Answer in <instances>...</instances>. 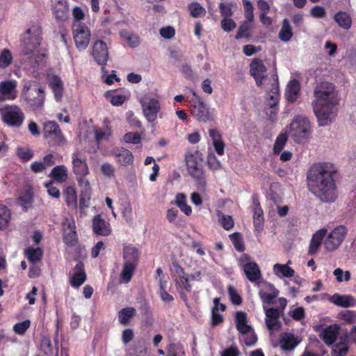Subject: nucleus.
Listing matches in <instances>:
<instances>
[{
	"label": "nucleus",
	"mask_w": 356,
	"mask_h": 356,
	"mask_svg": "<svg viewBox=\"0 0 356 356\" xmlns=\"http://www.w3.org/2000/svg\"><path fill=\"white\" fill-rule=\"evenodd\" d=\"M334 171L327 163H315L307 175V185L310 191L322 202H334L337 197V188L333 177Z\"/></svg>",
	"instance_id": "nucleus-1"
},
{
	"label": "nucleus",
	"mask_w": 356,
	"mask_h": 356,
	"mask_svg": "<svg viewBox=\"0 0 356 356\" xmlns=\"http://www.w3.org/2000/svg\"><path fill=\"white\" fill-rule=\"evenodd\" d=\"M316 100L312 106L319 126L330 124L336 115L338 92L334 85L329 82L318 83L314 91Z\"/></svg>",
	"instance_id": "nucleus-2"
},
{
	"label": "nucleus",
	"mask_w": 356,
	"mask_h": 356,
	"mask_svg": "<svg viewBox=\"0 0 356 356\" xmlns=\"http://www.w3.org/2000/svg\"><path fill=\"white\" fill-rule=\"evenodd\" d=\"M185 161L188 174L195 179L198 188L206 186L205 170L203 165V155L199 150L188 152Z\"/></svg>",
	"instance_id": "nucleus-3"
},
{
	"label": "nucleus",
	"mask_w": 356,
	"mask_h": 356,
	"mask_svg": "<svg viewBox=\"0 0 356 356\" xmlns=\"http://www.w3.org/2000/svg\"><path fill=\"white\" fill-rule=\"evenodd\" d=\"M124 266L120 273V280L122 283L131 281L139 264L140 251L133 245H124L122 254Z\"/></svg>",
	"instance_id": "nucleus-4"
},
{
	"label": "nucleus",
	"mask_w": 356,
	"mask_h": 356,
	"mask_svg": "<svg viewBox=\"0 0 356 356\" xmlns=\"http://www.w3.org/2000/svg\"><path fill=\"white\" fill-rule=\"evenodd\" d=\"M22 96L33 111L42 108L44 105V90L35 81H29L24 85Z\"/></svg>",
	"instance_id": "nucleus-5"
},
{
	"label": "nucleus",
	"mask_w": 356,
	"mask_h": 356,
	"mask_svg": "<svg viewBox=\"0 0 356 356\" xmlns=\"http://www.w3.org/2000/svg\"><path fill=\"white\" fill-rule=\"evenodd\" d=\"M172 272L174 281L177 289H189L196 282H201V272L197 271L188 275L177 261L172 262Z\"/></svg>",
	"instance_id": "nucleus-6"
},
{
	"label": "nucleus",
	"mask_w": 356,
	"mask_h": 356,
	"mask_svg": "<svg viewBox=\"0 0 356 356\" xmlns=\"http://www.w3.org/2000/svg\"><path fill=\"white\" fill-rule=\"evenodd\" d=\"M189 107L191 115L200 122H210L213 120V116L209 108L195 91H192Z\"/></svg>",
	"instance_id": "nucleus-7"
},
{
	"label": "nucleus",
	"mask_w": 356,
	"mask_h": 356,
	"mask_svg": "<svg viewBox=\"0 0 356 356\" xmlns=\"http://www.w3.org/2000/svg\"><path fill=\"white\" fill-rule=\"evenodd\" d=\"M0 115L2 122L10 127L19 128L25 120V114L22 108L15 104H7L0 107Z\"/></svg>",
	"instance_id": "nucleus-8"
},
{
	"label": "nucleus",
	"mask_w": 356,
	"mask_h": 356,
	"mask_svg": "<svg viewBox=\"0 0 356 356\" xmlns=\"http://www.w3.org/2000/svg\"><path fill=\"white\" fill-rule=\"evenodd\" d=\"M289 131L296 143H305L311 133L310 122L305 117L297 115L290 124Z\"/></svg>",
	"instance_id": "nucleus-9"
},
{
	"label": "nucleus",
	"mask_w": 356,
	"mask_h": 356,
	"mask_svg": "<svg viewBox=\"0 0 356 356\" xmlns=\"http://www.w3.org/2000/svg\"><path fill=\"white\" fill-rule=\"evenodd\" d=\"M42 40V29L33 25L28 29L22 37L23 54L30 55L37 50Z\"/></svg>",
	"instance_id": "nucleus-10"
},
{
	"label": "nucleus",
	"mask_w": 356,
	"mask_h": 356,
	"mask_svg": "<svg viewBox=\"0 0 356 356\" xmlns=\"http://www.w3.org/2000/svg\"><path fill=\"white\" fill-rule=\"evenodd\" d=\"M44 138L51 147L62 146L66 144L67 140L63 134L59 125L53 120H48L43 123Z\"/></svg>",
	"instance_id": "nucleus-11"
},
{
	"label": "nucleus",
	"mask_w": 356,
	"mask_h": 356,
	"mask_svg": "<svg viewBox=\"0 0 356 356\" xmlns=\"http://www.w3.org/2000/svg\"><path fill=\"white\" fill-rule=\"evenodd\" d=\"M140 103L142 107L143 113L149 122H154L157 119L158 113L161 110V104L157 99L145 95Z\"/></svg>",
	"instance_id": "nucleus-12"
},
{
	"label": "nucleus",
	"mask_w": 356,
	"mask_h": 356,
	"mask_svg": "<svg viewBox=\"0 0 356 356\" xmlns=\"http://www.w3.org/2000/svg\"><path fill=\"white\" fill-rule=\"evenodd\" d=\"M348 233L347 228L343 225L336 227L327 236L324 241V248L327 251L337 249L343 241Z\"/></svg>",
	"instance_id": "nucleus-13"
},
{
	"label": "nucleus",
	"mask_w": 356,
	"mask_h": 356,
	"mask_svg": "<svg viewBox=\"0 0 356 356\" xmlns=\"http://www.w3.org/2000/svg\"><path fill=\"white\" fill-rule=\"evenodd\" d=\"M72 33L76 48L81 51L87 48L90 40V31L85 24H72Z\"/></svg>",
	"instance_id": "nucleus-14"
},
{
	"label": "nucleus",
	"mask_w": 356,
	"mask_h": 356,
	"mask_svg": "<svg viewBox=\"0 0 356 356\" xmlns=\"http://www.w3.org/2000/svg\"><path fill=\"white\" fill-rule=\"evenodd\" d=\"M92 55L95 62L102 66L103 76L108 73L105 65L108 59V51L106 44L102 40H97L92 46Z\"/></svg>",
	"instance_id": "nucleus-15"
},
{
	"label": "nucleus",
	"mask_w": 356,
	"mask_h": 356,
	"mask_svg": "<svg viewBox=\"0 0 356 356\" xmlns=\"http://www.w3.org/2000/svg\"><path fill=\"white\" fill-rule=\"evenodd\" d=\"M62 231L65 244L68 247H74L78 243L75 221L73 219L65 218L62 223Z\"/></svg>",
	"instance_id": "nucleus-16"
},
{
	"label": "nucleus",
	"mask_w": 356,
	"mask_h": 356,
	"mask_svg": "<svg viewBox=\"0 0 356 356\" xmlns=\"http://www.w3.org/2000/svg\"><path fill=\"white\" fill-rule=\"evenodd\" d=\"M17 81L15 79L0 82V102L15 100L17 97Z\"/></svg>",
	"instance_id": "nucleus-17"
},
{
	"label": "nucleus",
	"mask_w": 356,
	"mask_h": 356,
	"mask_svg": "<svg viewBox=\"0 0 356 356\" xmlns=\"http://www.w3.org/2000/svg\"><path fill=\"white\" fill-rule=\"evenodd\" d=\"M53 15L58 23L65 22L69 16L67 0H53L51 1Z\"/></svg>",
	"instance_id": "nucleus-18"
},
{
	"label": "nucleus",
	"mask_w": 356,
	"mask_h": 356,
	"mask_svg": "<svg viewBox=\"0 0 356 356\" xmlns=\"http://www.w3.org/2000/svg\"><path fill=\"white\" fill-rule=\"evenodd\" d=\"M265 310L266 319L265 323L268 330L273 332L278 330L280 328L281 323L279 321L280 311L276 308L264 307Z\"/></svg>",
	"instance_id": "nucleus-19"
},
{
	"label": "nucleus",
	"mask_w": 356,
	"mask_h": 356,
	"mask_svg": "<svg viewBox=\"0 0 356 356\" xmlns=\"http://www.w3.org/2000/svg\"><path fill=\"white\" fill-rule=\"evenodd\" d=\"M266 68L262 60L259 58H254L252 60L250 65V74L254 77L256 84L258 86L262 85L263 79L265 78L264 75Z\"/></svg>",
	"instance_id": "nucleus-20"
},
{
	"label": "nucleus",
	"mask_w": 356,
	"mask_h": 356,
	"mask_svg": "<svg viewBox=\"0 0 356 356\" xmlns=\"http://www.w3.org/2000/svg\"><path fill=\"white\" fill-rule=\"evenodd\" d=\"M72 169L76 177L87 175L89 170L85 158H81L78 152H75L72 155Z\"/></svg>",
	"instance_id": "nucleus-21"
},
{
	"label": "nucleus",
	"mask_w": 356,
	"mask_h": 356,
	"mask_svg": "<svg viewBox=\"0 0 356 356\" xmlns=\"http://www.w3.org/2000/svg\"><path fill=\"white\" fill-rule=\"evenodd\" d=\"M111 154L117 159V162L122 166H128L134 162L132 152L126 148H115L111 152Z\"/></svg>",
	"instance_id": "nucleus-22"
},
{
	"label": "nucleus",
	"mask_w": 356,
	"mask_h": 356,
	"mask_svg": "<svg viewBox=\"0 0 356 356\" xmlns=\"http://www.w3.org/2000/svg\"><path fill=\"white\" fill-rule=\"evenodd\" d=\"M40 350L42 356H54L58 353V341L55 339V347L53 346L49 337L42 336L40 341Z\"/></svg>",
	"instance_id": "nucleus-23"
},
{
	"label": "nucleus",
	"mask_w": 356,
	"mask_h": 356,
	"mask_svg": "<svg viewBox=\"0 0 356 356\" xmlns=\"http://www.w3.org/2000/svg\"><path fill=\"white\" fill-rule=\"evenodd\" d=\"M332 303L341 307H350L356 306V299L350 295H340L335 293L328 298Z\"/></svg>",
	"instance_id": "nucleus-24"
},
{
	"label": "nucleus",
	"mask_w": 356,
	"mask_h": 356,
	"mask_svg": "<svg viewBox=\"0 0 356 356\" xmlns=\"http://www.w3.org/2000/svg\"><path fill=\"white\" fill-rule=\"evenodd\" d=\"M326 233L325 229H321L313 234L309 245V255L314 256L318 252Z\"/></svg>",
	"instance_id": "nucleus-25"
},
{
	"label": "nucleus",
	"mask_w": 356,
	"mask_h": 356,
	"mask_svg": "<svg viewBox=\"0 0 356 356\" xmlns=\"http://www.w3.org/2000/svg\"><path fill=\"white\" fill-rule=\"evenodd\" d=\"M244 273L251 282H258L261 278L259 266L255 262H248L243 265Z\"/></svg>",
	"instance_id": "nucleus-26"
},
{
	"label": "nucleus",
	"mask_w": 356,
	"mask_h": 356,
	"mask_svg": "<svg viewBox=\"0 0 356 356\" xmlns=\"http://www.w3.org/2000/svg\"><path fill=\"white\" fill-rule=\"evenodd\" d=\"M49 86L52 90L56 102L62 100L63 96V83L60 78L57 75H53L49 78Z\"/></svg>",
	"instance_id": "nucleus-27"
},
{
	"label": "nucleus",
	"mask_w": 356,
	"mask_h": 356,
	"mask_svg": "<svg viewBox=\"0 0 356 356\" xmlns=\"http://www.w3.org/2000/svg\"><path fill=\"white\" fill-rule=\"evenodd\" d=\"M93 232L100 236H108L111 233L109 225L106 224L101 215H96L92 219Z\"/></svg>",
	"instance_id": "nucleus-28"
},
{
	"label": "nucleus",
	"mask_w": 356,
	"mask_h": 356,
	"mask_svg": "<svg viewBox=\"0 0 356 356\" xmlns=\"http://www.w3.org/2000/svg\"><path fill=\"white\" fill-rule=\"evenodd\" d=\"M339 330V327L337 325H331L321 332L320 337L327 345H331L336 341Z\"/></svg>",
	"instance_id": "nucleus-29"
},
{
	"label": "nucleus",
	"mask_w": 356,
	"mask_h": 356,
	"mask_svg": "<svg viewBox=\"0 0 356 356\" xmlns=\"http://www.w3.org/2000/svg\"><path fill=\"white\" fill-rule=\"evenodd\" d=\"M300 89L299 81L296 79L291 80L287 84L285 90L286 100L291 103H294L297 100Z\"/></svg>",
	"instance_id": "nucleus-30"
},
{
	"label": "nucleus",
	"mask_w": 356,
	"mask_h": 356,
	"mask_svg": "<svg viewBox=\"0 0 356 356\" xmlns=\"http://www.w3.org/2000/svg\"><path fill=\"white\" fill-rule=\"evenodd\" d=\"M63 197L66 205L72 210L78 208L77 195L73 186H67L63 191Z\"/></svg>",
	"instance_id": "nucleus-31"
},
{
	"label": "nucleus",
	"mask_w": 356,
	"mask_h": 356,
	"mask_svg": "<svg viewBox=\"0 0 356 356\" xmlns=\"http://www.w3.org/2000/svg\"><path fill=\"white\" fill-rule=\"evenodd\" d=\"M291 261H289L286 264H275L273 270L275 275L280 278H291L295 275V270L289 266Z\"/></svg>",
	"instance_id": "nucleus-32"
},
{
	"label": "nucleus",
	"mask_w": 356,
	"mask_h": 356,
	"mask_svg": "<svg viewBox=\"0 0 356 356\" xmlns=\"http://www.w3.org/2000/svg\"><path fill=\"white\" fill-rule=\"evenodd\" d=\"M49 176L56 182L63 183L67 179V169L64 165L54 167Z\"/></svg>",
	"instance_id": "nucleus-33"
},
{
	"label": "nucleus",
	"mask_w": 356,
	"mask_h": 356,
	"mask_svg": "<svg viewBox=\"0 0 356 356\" xmlns=\"http://www.w3.org/2000/svg\"><path fill=\"white\" fill-rule=\"evenodd\" d=\"M86 275L83 270V265L79 262L76 266V272L71 277V284L73 287L80 286L86 280Z\"/></svg>",
	"instance_id": "nucleus-34"
},
{
	"label": "nucleus",
	"mask_w": 356,
	"mask_h": 356,
	"mask_svg": "<svg viewBox=\"0 0 356 356\" xmlns=\"http://www.w3.org/2000/svg\"><path fill=\"white\" fill-rule=\"evenodd\" d=\"M236 324L238 332L243 334H248L251 327L247 324L246 314L243 312H237L236 313Z\"/></svg>",
	"instance_id": "nucleus-35"
},
{
	"label": "nucleus",
	"mask_w": 356,
	"mask_h": 356,
	"mask_svg": "<svg viewBox=\"0 0 356 356\" xmlns=\"http://www.w3.org/2000/svg\"><path fill=\"white\" fill-rule=\"evenodd\" d=\"M334 19L340 27L344 29L348 30L351 27L352 19L346 12H337L334 16Z\"/></svg>",
	"instance_id": "nucleus-36"
},
{
	"label": "nucleus",
	"mask_w": 356,
	"mask_h": 356,
	"mask_svg": "<svg viewBox=\"0 0 356 356\" xmlns=\"http://www.w3.org/2000/svg\"><path fill=\"white\" fill-rule=\"evenodd\" d=\"M253 204H254V225L256 228H260L262 226V222L264 220V212L260 205L259 200L253 197Z\"/></svg>",
	"instance_id": "nucleus-37"
},
{
	"label": "nucleus",
	"mask_w": 356,
	"mask_h": 356,
	"mask_svg": "<svg viewBox=\"0 0 356 356\" xmlns=\"http://www.w3.org/2000/svg\"><path fill=\"white\" fill-rule=\"evenodd\" d=\"M281 348L284 350H292L298 344V341L293 334L285 333L280 340Z\"/></svg>",
	"instance_id": "nucleus-38"
},
{
	"label": "nucleus",
	"mask_w": 356,
	"mask_h": 356,
	"mask_svg": "<svg viewBox=\"0 0 356 356\" xmlns=\"http://www.w3.org/2000/svg\"><path fill=\"white\" fill-rule=\"evenodd\" d=\"M136 309L133 307H126L118 312V321L120 324L126 325L130 319L135 316Z\"/></svg>",
	"instance_id": "nucleus-39"
},
{
	"label": "nucleus",
	"mask_w": 356,
	"mask_h": 356,
	"mask_svg": "<svg viewBox=\"0 0 356 356\" xmlns=\"http://www.w3.org/2000/svg\"><path fill=\"white\" fill-rule=\"evenodd\" d=\"M252 24L248 22H243L239 26L238 30L235 35L236 39L245 38L249 40L251 35Z\"/></svg>",
	"instance_id": "nucleus-40"
},
{
	"label": "nucleus",
	"mask_w": 356,
	"mask_h": 356,
	"mask_svg": "<svg viewBox=\"0 0 356 356\" xmlns=\"http://www.w3.org/2000/svg\"><path fill=\"white\" fill-rule=\"evenodd\" d=\"M11 219L10 209L3 204H0V230L6 229Z\"/></svg>",
	"instance_id": "nucleus-41"
},
{
	"label": "nucleus",
	"mask_w": 356,
	"mask_h": 356,
	"mask_svg": "<svg viewBox=\"0 0 356 356\" xmlns=\"http://www.w3.org/2000/svg\"><path fill=\"white\" fill-rule=\"evenodd\" d=\"M188 10L191 16L194 18L204 17L207 13L205 8L196 1L189 3Z\"/></svg>",
	"instance_id": "nucleus-42"
},
{
	"label": "nucleus",
	"mask_w": 356,
	"mask_h": 356,
	"mask_svg": "<svg viewBox=\"0 0 356 356\" xmlns=\"http://www.w3.org/2000/svg\"><path fill=\"white\" fill-rule=\"evenodd\" d=\"M27 259L31 262H37L42 258L43 251L40 248L29 247L25 250Z\"/></svg>",
	"instance_id": "nucleus-43"
},
{
	"label": "nucleus",
	"mask_w": 356,
	"mask_h": 356,
	"mask_svg": "<svg viewBox=\"0 0 356 356\" xmlns=\"http://www.w3.org/2000/svg\"><path fill=\"white\" fill-rule=\"evenodd\" d=\"M293 36L291 27L287 19H284L282 22V29L279 33V38L284 42H288Z\"/></svg>",
	"instance_id": "nucleus-44"
},
{
	"label": "nucleus",
	"mask_w": 356,
	"mask_h": 356,
	"mask_svg": "<svg viewBox=\"0 0 356 356\" xmlns=\"http://www.w3.org/2000/svg\"><path fill=\"white\" fill-rule=\"evenodd\" d=\"M86 175L76 177V180L79 186L81 188V193H84L85 195H91V187L88 179L86 177Z\"/></svg>",
	"instance_id": "nucleus-45"
},
{
	"label": "nucleus",
	"mask_w": 356,
	"mask_h": 356,
	"mask_svg": "<svg viewBox=\"0 0 356 356\" xmlns=\"http://www.w3.org/2000/svg\"><path fill=\"white\" fill-rule=\"evenodd\" d=\"M13 59L10 51L8 49H4L0 54V67L5 69L8 67L12 63Z\"/></svg>",
	"instance_id": "nucleus-46"
},
{
	"label": "nucleus",
	"mask_w": 356,
	"mask_h": 356,
	"mask_svg": "<svg viewBox=\"0 0 356 356\" xmlns=\"http://www.w3.org/2000/svg\"><path fill=\"white\" fill-rule=\"evenodd\" d=\"M287 139L288 136L286 134L281 133L278 135L273 146V152L275 154H278L281 152L287 141Z\"/></svg>",
	"instance_id": "nucleus-47"
},
{
	"label": "nucleus",
	"mask_w": 356,
	"mask_h": 356,
	"mask_svg": "<svg viewBox=\"0 0 356 356\" xmlns=\"http://www.w3.org/2000/svg\"><path fill=\"white\" fill-rule=\"evenodd\" d=\"M185 352L183 346L179 343H170L167 348L166 356H184Z\"/></svg>",
	"instance_id": "nucleus-48"
},
{
	"label": "nucleus",
	"mask_w": 356,
	"mask_h": 356,
	"mask_svg": "<svg viewBox=\"0 0 356 356\" xmlns=\"http://www.w3.org/2000/svg\"><path fill=\"white\" fill-rule=\"evenodd\" d=\"M243 6L244 8L245 22L252 23L254 20V8L252 3L249 0H243Z\"/></svg>",
	"instance_id": "nucleus-49"
},
{
	"label": "nucleus",
	"mask_w": 356,
	"mask_h": 356,
	"mask_svg": "<svg viewBox=\"0 0 356 356\" xmlns=\"http://www.w3.org/2000/svg\"><path fill=\"white\" fill-rule=\"evenodd\" d=\"M348 350V347L346 343V339L339 341L336 344L332 350V356H346Z\"/></svg>",
	"instance_id": "nucleus-50"
},
{
	"label": "nucleus",
	"mask_w": 356,
	"mask_h": 356,
	"mask_svg": "<svg viewBox=\"0 0 356 356\" xmlns=\"http://www.w3.org/2000/svg\"><path fill=\"white\" fill-rule=\"evenodd\" d=\"M207 164L208 168L212 171H216L221 168V163L213 153L208 154L207 156Z\"/></svg>",
	"instance_id": "nucleus-51"
},
{
	"label": "nucleus",
	"mask_w": 356,
	"mask_h": 356,
	"mask_svg": "<svg viewBox=\"0 0 356 356\" xmlns=\"http://www.w3.org/2000/svg\"><path fill=\"white\" fill-rule=\"evenodd\" d=\"M229 238L236 250L239 252H243L245 250V245L239 233L235 232L232 234Z\"/></svg>",
	"instance_id": "nucleus-52"
},
{
	"label": "nucleus",
	"mask_w": 356,
	"mask_h": 356,
	"mask_svg": "<svg viewBox=\"0 0 356 356\" xmlns=\"http://www.w3.org/2000/svg\"><path fill=\"white\" fill-rule=\"evenodd\" d=\"M31 326V321L30 320H25L22 322L17 323L13 325V331L19 335H24L27 330Z\"/></svg>",
	"instance_id": "nucleus-53"
},
{
	"label": "nucleus",
	"mask_w": 356,
	"mask_h": 356,
	"mask_svg": "<svg viewBox=\"0 0 356 356\" xmlns=\"http://www.w3.org/2000/svg\"><path fill=\"white\" fill-rule=\"evenodd\" d=\"M19 204L24 209L27 210L33 203V195L30 192H26L18 198Z\"/></svg>",
	"instance_id": "nucleus-54"
},
{
	"label": "nucleus",
	"mask_w": 356,
	"mask_h": 356,
	"mask_svg": "<svg viewBox=\"0 0 356 356\" xmlns=\"http://www.w3.org/2000/svg\"><path fill=\"white\" fill-rule=\"evenodd\" d=\"M123 140L126 143L138 145L141 142V136L138 132H129L124 135Z\"/></svg>",
	"instance_id": "nucleus-55"
},
{
	"label": "nucleus",
	"mask_w": 356,
	"mask_h": 356,
	"mask_svg": "<svg viewBox=\"0 0 356 356\" xmlns=\"http://www.w3.org/2000/svg\"><path fill=\"white\" fill-rule=\"evenodd\" d=\"M219 9L221 16L224 18L230 17L233 15L232 5L230 3H220Z\"/></svg>",
	"instance_id": "nucleus-56"
},
{
	"label": "nucleus",
	"mask_w": 356,
	"mask_h": 356,
	"mask_svg": "<svg viewBox=\"0 0 356 356\" xmlns=\"http://www.w3.org/2000/svg\"><path fill=\"white\" fill-rule=\"evenodd\" d=\"M334 275L339 282L348 281L350 279V273L348 270L343 271L340 268H336L334 270Z\"/></svg>",
	"instance_id": "nucleus-57"
},
{
	"label": "nucleus",
	"mask_w": 356,
	"mask_h": 356,
	"mask_svg": "<svg viewBox=\"0 0 356 356\" xmlns=\"http://www.w3.org/2000/svg\"><path fill=\"white\" fill-rule=\"evenodd\" d=\"M73 23L83 24L81 21L84 19L85 14L82 9L79 6H75L72 10Z\"/></svg>",
	"instance_id": "nucleus-58"
},
{
	"label": "nucleus",
	"mask_w": 356,
	"mask_h": 356,
	"mask_svg": "<svg viewBox=\"0 0 356 356\" xmlns=\"http://www.w3.org/2000/svg\"><path fill=\"white\" fill-rule=\"evenodd\" d=\"M33 152L31 149L25 150L22 147L17 149V156L22 162H27L33 157Z\"/></svg>",
	"instance_id": "nucleus-59"
},
{
	"label": "nucleus",
	"mask_w": 356,
	"mask_h": 356,
	"mask_svg": "<svg viewBox=\"0 0 356 356\" xmlns=\"http://www.w3.org/2000/svg\"><path fill=\"white\" fill-rule=\"evenodd\" d=\"M44 187L47 188L48 194L54 198H59L60 196V192L59 189L54 186L52 181L44 183Z\"/></svg>",
	"instance_id": "nucleus-60"
},
{
	"label": "nucleus",
	"mask_w": 356,
	"mask_h": 356,
	"mask_svg": "<svg viewBox=\"0 0 356 356\" xmlns=\"http://www.w3.org/2000/svg\"><path fill=\"white\" fill-rule=\"evenodd\" d=\"M277 293L275 291L273 293H267L263 291H259V296L263 302L268 305L273 304L274 300L277 298Z\"/></svg>",
	"instance_id": "nucleus-61"
},
{
	"label": "nucleus",
	"mask_w": 356,
	"mask_h": 356,
	"mask_svg": "<svg viewBox=\"0 0 356 356\" xmlns=\"http://www.w3.org/2000/svg\"><path fill=\"white\" fill-rule=\"evenodd\" d=\"M221 28L227 32H230L236 26L235 22L230 17L223 18L220 22Z\"/></svg>",
	"instance_id": "nucleus-62"
},
{
	"label": "nucleus",
	"mask_w": 356,
	"mask_h": 356,
	"mask_svg": "<svg viewBox=\"0 0 356 356\" xmlns=\"http://www.w3.org/2000/svg\"><path fill=\"white\" fill-rule=\"evenodd\" d=\"M221 226L226 230H229L234 227V220L231 216L222 215L220 220Z\"/></svg>",
	"instance_id": "nucleus-63"
},
{
	"label": "nucleus",
	"mask_w": 356,
	"mask_h": 356,
	"mask_svg": "<svg viewBox=\"0 0 356 356\" xmlns=\"http://www.w3.org/2000/svg\"><path fill=\"white\" fill-rule=\"evenodd\" d=\"M101 170L106 177H111L115 175V168L109 163H104L101 166Z\"/></svg>",
	"instance_id": "nucleus-64"
}]
</instances>
